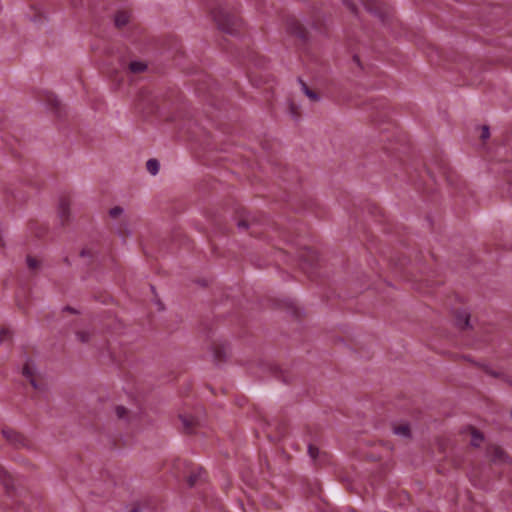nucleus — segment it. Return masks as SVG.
<instances>
[{
    "label": "nucleus",
    "instance_id": "1",
    "mask_svg": "<svg viewBox=\"0 0 512 512\" xmlns=\"http://www.w3.org/2000/svg\"><path fill=\"white\" fill-rule=\"evenodd\" d=\"M212 16L218 28L227 34H235L238 28V20L231 15L222 3L212 8Z\"/></svg>",
    "mask_w": 512,
    "mask_h": 512
},
{
    "label": "nucleus",
    "instance_id": "2",
    "mask_svg": "<svg viewBox=\"0 0 512 512\" xmlns=\"http://www.w3.org/2000/svg\"><path fill=\"white\" fill-rule=\"evenodd\" d=\"M286 28L289 33L297 36L301 40H306L307 32L304 26L295 17H289L286 21Z\"/></svg>",
    "mask_w": 512,
    "mask_h": 512
},
{
    "label": "nucleus",
    "instance_id": "3",
    "mask_svg": "<svg viewBox=\"0 0 512 512\" xmlns=\"http://www.w3.org/2000/svg\"><path fill=\"white\" fill-rule=\"evenodd\" d=\"M2 435L10 444L17 448L25 445L24 436L11 428H4Z\"/></svg>",
    "mask_w": 512,
    "mask_h": 512
},
{
    "label": "nucleus",
    "instance_id": "4",
    "mask_svg": "<svg viewBox=\"0 0 512 512\" xmlns=\"http://www.w3.org/2000/svg\"><path fill=\"white\" fill-rule=\"evenodd\" d=\"M455 324L460 329L470 327V314L465 310L457 311L455 315Z\"/></svg>",
    "mask_w": 512,
    "mask_h": 512
},
{
    "label": "nucleus",
    "instance_id": "5",
    "mask_svg": "<svg viewBox=\"0 0 512 512\" xmlns=\"http://www.w3.org/2000/svg\"><path fill=\"white\" fill-rule=\"evenodd\" d=\"M22 374L26 377L34 389H40L34 377V369L29 362H26L22 369Z\"/></svg>",
    "mask_w": 512,
    "mask_h": 512
},
{
    "label": "nucleus",
    "instance_id": "6",
    "mask_svg": "<svg viewBox=\"0 0 512 512\" xmlns=\"http://www.w3.org/2000/svg\"><path fill=\"white\" fill-rule=\"evenodd\" d=\"M180 420L185 432L187 433H192L194 427L198 424L197 419L193 416L180 415Z\"/></svg>",
    "mask_w": 512,
    "mask_h": 512
},
{
    "label": "nucleus",
    "instance_id": "7",
    "mask_svg": "<svg viewBox=\"0 0 512 512\" xmlns=\"http://www.w3.org/2000/svg\"><path fill=\"white\" fill-rule=\"evenodd\" d=\"M58 214L62 224L69 220V202L66 199H61L59 203Z\"/></svg>",
    "mask_w": 512,
    "mask_h": 512
},
{
    "label": "nucleus",
    "instance_id": "8",
    "mask_svg": "<svg viewBox=\"0 0 512 512\" xmlns=\"http://www.w3.org/2000/svg\"><path fill=\"white\" fill-rule=\"evenodd\" d=\"M213 355L214 359L217 362H221L226 359L227 349L225 345L222 344H214L213 345Z\"/></svg>",
    "mask_w": 512,
    "mask_h": 512
},
{
    "label": "nucleus",
    "instance_id": "9",
    "mask_svg": "<svg viewBox=\"0 0 512 512\" xmlns=\"http://www.w3.org/2000/svg\"><path fill=\"white\" fill-rule=\"evenodd\" d=\"M300 85H301V90L302 92L313 102H316V101H319L320 100V97L319 95L317 94V92L311 90L308 85L302 80V79H298Z\"/></svg>",
    "mask_w": 512,
    "mask_h": 512
},
{
    "label": "nucleus",
    "instance_id": "10",
    "mask_svg": "<svg viewBox=\"0 0 512 512\" xmlns=\"http://www.w3.org/2000/svg\"><path fill=\"white\" fill-rule=\"evenodd\" d=\"M393 432L396 435L404 437V438H409L411 436L410 427L407 423L395 425L393 427Z\"/></svg>",
    "mask_w": 512,
    "mask_h": 512
},
{
    "label": "nucleus",
    "instance_id": "11",
    "mask_svg": "<svg viewBox=\"0 0 512 512\" xmlns=\"http://www.w3.org/2000/svg\"><path fill=\"white\" fill-rule=\"evenodd\" d=\"M114 22L117 28H122L129 22V15L124 11H120L115 15Z\"/></svg>",
    "mask_w": 512,
    "mask_h": 512
},
{
    "label": "nucleus",
    "instance_id": "12",
    "mask_svg": "<svg viewBox=\"0 0 512 512\" xmlns=\"http://www.w3.org/2000/svg\"><path fill=\"white\" fill-rule=\"evenodd\" d=\"M147 69V65L144 62L141 61H132L129 64V70L132 73H142Z\"/></svg>",
    "mask_w": 512,
    "mask_h": 512
},
{
    "label": "nucleus",
    "instance_id": "13",
    "mask_svg": "<svg viewBox=\"0 0 512 512\" xmlns=\"http://www.w3.org/2000/svg\"><path fill=\"white\" fill-rule=\"evenodd\" d=\"M484 437L483 435L476 430L475 428H471V445L474 447H479L482 443Z\"/></svg>",
    "mask_w": 512,
    "mask_h": 512
},
{
    "label": "nucleus",
    "instance_id": "14",
    "mask_svg": "<svg viewBox=\"0 0 512 512\" xmlns=\"http://www.w3.org/2000/svg\"><path fill=\"white\" fill-rule=\"evenodd\" d=\"M489 452L492 456L493 461H503L505 458L504 451L499 447H491Z\"/></svg>",
    "mask_w": 512,
    "mask_h": 512
},
{
    "label": "nucleus",
    "instance_id": "15",
    "mask_svg": "<svg viewBox=\"0 0 512 512\" xmlns=\"http://www.w3.org/2000/svg\"><path fill=\"white\" fill-rule=\"evenodd\" d=\"M159 162L156 159H149L146 162V168L148 172L152 175H156L159 172Z\"/></svg>",
    "mask_w": 512,
    "mask_h": 512
},
{
    "label": "nucleus",
    "instance_id": "16",
    "mask_svg": "<svg viewBox=\"0 0 512 512\" xmlns=\"http://www.w3.org/2000/svg\"><path fill=\"white\" fill-rule=\"evenodd\" d=\"M77 340L81 343H87L91 339V333L88 331H78L76 333Z\"/></svg>",
    "mask_w": 512,
    "mask_h": 512
},
{
    "label": "nucleus",
    "instance_id": "17",
    "mask_svg": "<svg viewBox=\"0 0 512 512\" xmlns=\"http://www.w3.org/2000/svg\"><path fill=\"white\" fill-rule=\"evenodd\" d=\"M308 455L312 460H316L318 456L320 455V450L317 446L313 444L308 445Z\"/></svg>",
    "mask_w": 512,
    "mask_h": 512
},
{
    "label": "nucleus",
    "instance_id": "18",
    "mask_svg": "<svg viewBox=\"0 0 512 512\" xmlns=\"http://www.w3.org/2000/svg\"><path fill=\"white\" fill-rule=\"evenodd\" d=\"M29 269L35 270L40 266V262L34 257L28 256L26 259Z\"/></svg>",
    "mask_w": 512,
    "mask_h": 512
},
{
    "label": "nucleus",
    "instance_id": "19",
    "mask_svg": "<svg viewBox=\"0 0 512 512\" xmlns=\"http://www.w3.org/2000/svg\"><path fill=\"white\" fill-rule=\"evenodd\" d=\"M12 333L9 329L3 328L0 331V343L10 340Z\"/></svg>",
    "mask_w": 512,
    "mask_h": 512
},
{
    "label": "nucleus",
    "instance_id": "20",
    "mask_svg": "<svg viewBox=\"0 0 512 512\" xmlns=\"http://www.w3.org/2000/svg\"><path fill=\"white\" fill-rule=\"evenodd\" d=\"M115 412L119 419L125 418L128 414V410L124 406H117Z\"/></svg>",
    "mask_w": 512,
    "mask_h": 512
},
{
    "label": "nucleus",
    "instance_id": "21",
    "mask_svg": "<svg viewBox=\"0 0 512 512\" xmlns=\"http://www.w3.org/2000/svg\"><path fill=\"white\" fill-rule=\"evenodd\" d=\"M200 477V473H195V472H192L188 479H187V483L190 487H193L197 481H198V478Z\"/></svg>",
    "mask_w": 512,
    "mask_h": 512
},
{
    "label": "nucleus",
    "instance_id": "22",
    "mask_svg": "<svg viewBox=\"0 0 512 512\" xmlns=\"http://www.w3.org/2000/svg\"><path fill=\"white\" fill-rule=\"evenodd\" d=\"M0 480L3 482L5 487L9 485V477L7 472L0 466Z\"/></svg>",
    "mask_w": 512,
    "mask_h": 512
},
{
    "label": "nucleus",
    "instance_id": "23",
    "mask_svg": "<svg viewBox=\"0 0 512 512\" xmlns=\"http://www.w3.org/2000/svg\"><path fill=\"white\" fill-rule=\"evenodd\" d=\"M123 213V209L119 206H116V207H113L110 209L109 211V215L112 217V218H117L118 216H120L121 214Z\"/></svg>",
    "mask_w": 512,
    "mask_h": 512
},
{
    "label": "nucleus",
    "instance_id": "24",
    "mask_svg": "<svg viewBox=\"0 0 512 512\" xmlns=\"http://www.w3.org/2000/svg\"><path fill=\"white\" fill-rule=\"evenodd\" d=\"M490 137V131H489V127L484 125L481 127V135H480V138L485 141L486 139H488Z\"/></svg>",
    "mask_w": 512,
    "mask_h": 512
},
{
    "label": "nucleus",
    "instance_id": "25",
    "mask_svg": "<svg viewBox=\"0 0 512 512\" xmlns=\"http://www.w3.org/2000/svg\"><path fill=\"white\" fill-rule=\"evenodd\" d=\"M237 226L240 230H244V229H247L249 227V224H248V221L247 220H240L238 223H237Z\"/></svg>",
    "mask_w": 512,
    "mask_h": 512
},
{
    "label": "nucleus",
    "instance_id": "26",
    "mask_svg": "<svg viewBox=\"0 0 512 512\" xmlns=\"http://www.w3.org/2000/svg\"><path fill=\"white\" fill-rule=\"evenodd\" d=\"M290 111L294 117H298V112L294 104L290 105Z\"/></svg>",
    "mask_w": 512,
    "mask_h": 512
},
{
    "label": "nucleus",
    "instance_id": "27",
    "mask_svg": "<svg viewBox=\"0 0 512 512\" xmlns=\"http://www.w3.org/2000/svg\"><path fill=\"white\" fill-rule=\"evenodd\" d=\"M81 257L90 256V252L87 249H82L80 252Z\"/></svg>",
    "mask_w": 512,
    "mask_h": 512
},
{
    "label": "nucleus",
    "instance_id": "28",
    "mask_svg": "<svg viewBox=\"0 0 512 512\" xmlns=\"http://www.w3.org/2000/svg\"><path fill=\"white\" fill-rule=\"evenodd\" d=\"M64 311H68V312L74 313V314L78 313L74 308H72L70 306L64 307Z\"/></svg>",
    "mask_w": 512,
    "mask_h": 512
},
{
    "label": "nucleus",
    "instance_id": "29",
    "mask_svg": "<svg viewBox=\"0 0 512 512\" xmlns=\"http://www.w3.org/2000/svg\"><path fill=\"white\" fill-rule=\"evenodd\" d=\"M130 512H140V506H139L138 504H137V505H134V506L131 508Z\"/></svg>",
    "mask_w": 512,
    "mask_h": 512
},
{
    "label": "nucleus",
    "instance_id": "30",
    "mask_svg": "<svg viewBox=\"0 0 512 512\" xmlns=\"http://www.w3.org/2000/svg\"><path fill=\"white\" fill-rule=\"evenodd\" d=\"M348 7L351 9L352 12H355L356 11V7L355 5L351 4V3H347Z\"/></svg>",
    "mask_w": 512,
    "mask_h": 512
},
{
    "label": "nucleus",
    "instance_id": "31",
    "mask_svg": "<svg viewBox=\"0 0 512 512\" xmlns=\"http://www.w3.org/2000/svg\"><path fill=\"white\" fill-rule=\"evenodd\" d=\"M353 59H354L355 62L359 63V57L358 56H354Z\"/></svg>",
    "mask_w": 512,
    "mask_h": 512
},
{
    "label": "nucleus",
    "instance_id": "32",
    "mask_svg": "<svg viewBox=\"0 0 512 512\" xmlns=\"http://www.w3.org/2000/svg\"><path fill=\"white\" fill-rule=\"evenodd\" d=\"M351 512H355L354 510H351Z\"/></svg>",
    "mask_w": 512,
    "mask_h": 512
}]
</instances>
